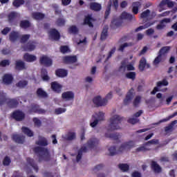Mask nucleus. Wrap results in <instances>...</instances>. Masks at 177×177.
Segmentation results:
<instances>
[{"instance_id":"0e129e2a","label":"nucleus","mask_w":177,"mask_h":177,"mask_svg":"<svg viewBox=\"0 0 177 177\" xmlns=\"http://www.w3.org/2000/svg\"><path fill=\"white\" fill-rule=\"evenodd\" d=\"M9 64H10V62L8 59H4L0 62L1 67H6V66H9Z\"/></svg>"},{"instance_id":"4c0bfd02","label":"nucleus","mask_w":177,"mask_h":177,"mask_svg":"<svg viewBox=\"0 0 177 177\" xmlns=\"http://www.w3.org/2000/svg\"><path fill=\"white\" fill-rule=\"evenodd\" d=\"M109 30V26H104L101 33L100 39L104 41L107 38V31Z\"/></svg>"},{"instance_id":"49530a36","label":"nucleus","mask_w":177,"mask_h":177,"mask_svg":"<svg viewBox=\"0 0 177 177\" xmlns=\"http://www.w3.org/2000/svg\"><path fill=\"white\" fill-rule=\"evenodd\" d=\"M80 30L75 26H72L68 28V32L70 34H78Z\"/></svg>"},{"instance_id":"09e8293b","label":"nucleus","mask_w":177,"mask_h":177,"mask_svg":"<svg viewBox=\"0 0 177 177\" xmlns=\"http://www.w3.org/2000/svg\"><path fill=\"white\" fill-rule=\"evenodd\" d=\"M34 49H35V43L29 42L28 43V45L25 48V50H29L30 52H31L32 50H34Z\"/></svg>"},{"instance_id":"f3484780","label":"nucleus","mask_w":177,"mask_h":177,"mask_svg":"<svg viewBox=\"0 0 177 177\" xmlns=\"http://www.w3.org/2000/svg\"><path fill=\"white\" fill-rule=\"evenodd\" d=\"M87 145L88 147H90V149H93V147H96V146L99 145V139L91 138L90 140H88Z\"/></svg>"},{"instance_id":"a19ab883","label":"nucleus","mask_w":177,"mask_h":177,"mask_svg":"<svg viewBox=\"0 0 177 177\" xmlns=\"http://www.w3.org/2000/svg\"><path fill=\"white\" fill-rule=\"evenodd\" d=\"M22 132H24L25 135H27V136H29V137L34 136V133L28 127H22Z\"/></svg>"},{"instance_id":"4468645a","label":"nucleus","mask_w":177,"mask_h":177,"mask_svg":"<svg viewBox=\"0 0 177 177\" xmlns=\"http://www.w3.org/2000/svg\"><path fill=\"white\" fill-rule=\"evenodd\" d=\"M88 151V148L85 146L82 147L77 152V155L76 156L77 162H80L81 158H82L83 153H86Z\"/></svg>"},{"instance_id":"338daca9","label":"nucleus","mask_w":177,"mask_h":177,"mask_svg":"<svg viewBox=\"0 0 177 177\" xmlns=\"http://www.w3.org/2000/svg\"><path fill=\"white\" fill-rule=\"evenodd\" d=\"M66 23V21L64 19L59 18L57 20V26H59V27H62V26H64Z\"/></svg>"},{"instance_id":"423d86ee","label":"nucleus","mask_w":177,"mask_h":177,"mask_svg":"<svg viewBox=\"0 0 177 177\" xmlns=\"http://www.w3.org/2000/svg\"><path fill=\"white\" fill-rule=\"evenodd\" d=\"M49 38L57 41L60 39V33L56 29H50L49 31Z\"/></svg>"},{"instance_id":"6e6d98bb","label":"nucleus","mask_w":177,"mask_h":177,"mask_svg":"<svg viewBox=\"0 0 177 177\" xmlns=\"http://www.w3.org/2000/svg\"><path fill=\"white\" fill-rule=\"evenodd\" d=\"M157 99H159L160 103L162 104L165 101V95H162L160 93L156 95Z\"/></svg>"},{"instance_id":"9b49d317","label":"nucleus","mask_w":177,"mask_h":177,"mask_svg":"<svg viewBox=\"0 0 177 177\" xmlns=\"http://www.w3.org/2000/svg\"><path fill=\"white\" fill-rule=\"evenodd\" d=\"M175 3H174V1H171L169 0H162L160 3V12H161L162 10H164V6L165 5H167L168 8H173L174 5Z\"/></svg>"},{"instance_id":"e433bc0d","label":"nucleus","mask_w":177,"mask_h":177,"mask_svg":"<svg viewBox=\"0 0 177 177\" xmlns=\"http://www.w3.org/2000/svg\"><path fill=\"white\" fill-rule=\"evenodd\" d=\"M105 138H109L110 139H113L114 140H117V139L121 138V136L118 133H105Z\"/></svg>"},{"instance_id":"5fc2aeb1","label":"nucleus","mask_w":177,"mask_h":177,"mask_svg":"<svg viewBox=\"0 0 177 177\" xmlns=\"http://www.w3.org/2000/svg\"><path fill=\"white\" fill-rule=\"evenodd\" d=\"M142 99V97L140 96H136V98L133 100V104L135 106V107H137V106H139L140 104V100Z\"/></svg>"},{"instance_id":"cd10ccee","label":"nucleus","mask_w":177,"mask_h":177,"mask_svg":"<svg viewBox=\"0 0 177 177\" xmlns=\"http://www.w3.org/2000/svg\"><path fill=\"white\" fill-rule=\"evenodd\" d=\"M151 168L155 174H160V172H161V167L154 161L151 162Z\"/></svg>"},{"instance_id":"c85d7f7f","label":"nucleus","mask_w":177,"mask_h":177,"mask_svg":"<svg viewBox=\"0 0 177 177\" xmlns=\"http://www.w3.org/2000/svg\"><path fill=\"white\" fill-rule=\"evenodd\" d=\"M164 60H165L164 56L158 54V55L153 60V66H158L160 62H164Z\"/></svg>"},{"instance_id":"5701e85b","label":"nucleus","mask_w":177,"mask_h":177,"mask_svg":"<svg viewBox=\"0 0 177 177\" xmlns=\"http://www.w3.org/2000/svg\"><path fill=\"white\" fill-rule=\"evenodd\" d=\"M12 139L16 143H24V136L15 134L12 136Z\"/></svg>"},{"instance_id":"603ef678","label":"nucleus","mask_w":177,"mask_h":177,"mask_svg":"<svg viewBox=\"0 0 177 177\" xmlns=\"http://www.w3.org/2000/svg\"><path fill=\"white\" fill-rule=\"evenodd\" d=\"M20 26L22 28H28V27H30V21L27 20L21 21L20 23Z\"/></svg>"},{"instance_id":"2eb2a0df","label":"nucleus","mask_w":177,"mask_h":177,"mask_svg":"<svg viewBox=\"0 0 177 177\" xmlns=\"http://www.w3.org/2000/svg\"><path fill=\"white\" fill-rule=\"evenodd\" d=\"M64 63L66 64H73V63H76L77 56H66L64 58Z\"/></svg>"},{"instance_id":"dca6fc26","label":"nucleus","mask_w":177,"mask_h":177,"mask_svg":"<svg viewBox=\"0 0 177 177\" xmlns=\"http://www.w3.org/2000/svg\"><path fill=\"white\" fill-rule=\"evenodd\" d=\"M121 20H135V17L127 12H123L120 15Z\"/></svg>"},{"instance_id":"b1692460","label":"nucleus","mask_w":177,"mask_h":177,"mask_svg":"<svg viewBox=\"0 0 177 177\" xmlns=\"http://www.w3.org/2000/svg\"><path fill=\"white\" fill-rule=\"evenodd\" d=\"M12 81H13V77L12 75L6 74L3 77V82L6 84V85H10V84H12Z\"/></svg>"},{"instance_id":"4be33fe9","label":"nucleus","mask_w":177,"mask_h":177,"mask_svg":"<svg viewBox=\"0 0 177 177\" xmlns=\"http://www.w3.org/2000/svg\"><path fill=\"white\" fill-rule=\"evenodd\" d=\"M169 50H171V46H164L162 48H160V50L158 52V54L161 56H163V57L166 59L167 56L165 55H167V53H168Z\"/></svg>"},{"instance_id":"e2e57ef3","label":"nucleus","mask_w":177,"mask_h":177,"mask_svg":"<svg viewBox=\"0 0 177 177\" xmlns=\"http://www.w3.org/2000/svg\"><path fill=\"white\" fill-rule=\"evenodd\" d=\"M149 149L146 148L145 147H139L137 149H136L135 151L136 153H142L143 151H147Z\"/></svg>"},{"instance_id":"9d476101","label":"nucleus","mask_w":177,"mask_h":177,"mask_svg":"<svg viewBox=\"0 0 177 177\" xmlns=\"http://www.w3.org/2000/svg\"><path fill=\"white\" fill-rule=\"evenodd\" d=\"M133 90H130L129 92L126 95L125 99L124 100V104L125 106H128L131 102H132V99H133Z\"/></svg>"},{"instance_id":"c756f323","label":"nucleus","mask_w":177,"mask_h":177,"mask_svg":"<svg viewBox=\"0 0 177 177\" xmlns=\"http://www.w3.org/2000/svg\"><path fill=\"white\" fill-rule=\"evenodd\" d=\"M132 12L134 13V15H138L139 12V8H140V2H133L132 3Z\"/></svg>"},{"instance_id":"412c9836","label":"nucleus","mask_w":177,"mask_h":177,"mask_svg":"<svg viewBox=\"0 0 177 177\" xmlns=\"http://www.w3.org/2000/svg\"><path fill=\"white\" fill-rule=\"evenodd\" d=\"M89 8L91 10H95V12H99L102 9V5L99 3H91L89 5Z\"/></svg>"},{"instance_id":"bb28decb","label":"nucleus","mask_w":177,"mask_h":177,"mask_svg":"<svg viewBox=\"0 0 177 177\" xmlns=\"http://www.w3.org/2000/svg\"><path fill=\"white\" fill-rule=\"evenodd\" d=\"M51 88L54 92L59 93V92H61L62 91V86L59 83L54 82L51 83Z\"/></svg>"},{"instance_id":"37998d69","label":"nucleus","mask_w":177,"mask_h":177,"mask_svg":"<svg viewBox=\"0 0 177 177\" xmlns=\"http://www.w3.org/2000/svg\"><path fill=\"white\" fill-rule=\"evenodd\" d=\"M126 77L129 80H132V81H135L136 78V73L135 72H129L126 74Z\"/></svg>"},{"instance_id":"a18cd8bd","label":"nucleus","mask_w":177,"mask_h":177,"mask_svg":"<svg viewBox=\"0 0 177 177\" xmlns=\"http://www.w3.org/2000/svg\"><path fill=\"white\" fill-rule=\"evenodd\" d=\"M119 71L120 73H122L127 71V61H123L121 63V65L119 67Z\"/></svg>"},{"instance_id":"ddd939ff","label":"nucleus","mask_w":177,"mask_h":177,"mask_svg":"<svg viewBox=\"0 0 177 177\" xmlns=\"http://www.w3.org/2000/svg\"><path fill=\"white\" fill-rule=\"evenodd\" d=\"M145 68H150V64L146 62V58L142 57L140 61L139 69L140 71H143Z\"/></svg>"},{"instance_id":"79ce46f5","label":"nucleus","mask_w":177,"mask_h":177,"mask_svg":"<svg viewBox=\"0 0 177 177\" xmlns=\"http://www.w3.org/2000/svg\"><path fill=\"white\" fill-rule=\"evenodd\" d=\"M132 45H133V43H131V42L124 43L120 46L118 50H120V52H124V49H125V48H128L129 46H132Z\"/></svg>"},{"instance_id":"c03bdc74","label":"nucleus","mask_w":177,"mask_h":177,"mask_svg":"<svg viewBox=\"0 0 177 177\" xmlns=\"http://www.w3.org/2000/svg\"><path fill=\"white\" fill-rule=\"evenodd\" d=\"M177 115V112H175L171 115L169 116L167 118L162 119V120H160L158 123H156V125H158V124H161V122H167V121H169L171 118H174V117H176Z\"/></svg>"},{"instance_id":"ea45409f","label":"nucleus","mask_w":177,"mask_h":177,"mask_svg":"<svg viewBox=\"0 0 177 177\" xmlns=\"http://www.w3.org/2000/svg\"><path fill=\"white\" fill-rule=\"evenodd\" d=\"M153 26V23L148 22L144 26H139L136 29V32H138V31H141V30H145L146 28H149V27Z\"/></svg>"},{"instance_id":"4d7b16f0","label":"nucleus","mask_w":177,"mask_h":177,"mask_svg":"<svg viewBox=\"0 0 177 177\" xmlns=\"http://www.w3.org/2000/svg\"><path fill=\"white\" fill-rule=\"evenodd\" d=\"M121 24H122V22L118 19H114L111 22L112 27H120V26H121Z\"/></svg>"},{"instance_id":"1a4fd4ad","label":"nucleus","mask_w":177,"mask_h":177,"mask_svg":"<svg viewBox=\"0 0 177 177\" xmlns=\"http://www.w3.org/2000/svg\"><path fill=\"white\" fill-rule=\"evenodd\" d=\"M24 117V113L20 111H17L12 113V118L16 120V121H23Z\"/></svg>"},{"instance_id":"bf43d9fd","label":"nucleus","mask_w":177,"mask_h":177,"mask_svg":"<svg viewBox=\"0 0 177 177\" xmlns=\"http://www.w3.org/2000/svg\"><path fill=\"white\" fill-rule=\"evenodd\" d=\"M111 0L109 1L107 9L105 12V17H107L110 15V10H111Z\"/></svg>"},{"instance_id":"f257e3e1","label":"nucleus","mask_w":177,"mask_h":177,"mask_svg":"<svg viewBox=\"0 0 177 177\" xmlns=\"http://www.w3.org/2000/svg\"><path fill=\"white\" fill-rule=\"evenodd\" d=\"M121 121H122V118L118 115H113L109 120V124L108 126V131L111 132L113 131H118L121 129Z\"/></svg>"},{"instance_id":"7ed1b4c3","label":"nucleus","mask_w":177,"mask_h":177,"mask_svg":"<svg viewBox=\"0 0 177 177\" xmlns=\"http://www.w3.org/2000/svg\"><path fill=\"white\" fill-rule=\"evenodd\" d=\"M133 147H136V143L135 141L130 140L123 142L118 148V153H124L125 151H129Z\"/></svg>"},{"instance_id":"a211bd4d","label":"nucleus","mask_w":177,"mask_h":177,"mask_svg":"<svg viewBox=\"0 0 177 177\" xmlns=\"http://www.w3.org/2000/svg\"><path fill=\"white\" fill-rule=\"evenodd\" d=\"M20 37V34H19V32L12 31L9 35L10 41L11 42H15L19 39Z\"/></svg>"},{"instance_id":"7c9ffc66","label":"nucleus","mask_w":177,"mask_h":177,"mask_svg":"<svg viewBox=\"0 0 177 177\" xmlns=\"http://www.w3.org/2000/svg\"><path fill=\"white\" fill-rule=\"evenodd\" d=\"M27 67H26V64L24 62L21 60H18L16 62V69L17 70H26Z\"/></svg>"},{"instance_id":"3c124183","label":"nucleus","mask_w":177,"mask_h":177,"mask_svg":"<svg viewBox=\"0 0 177 177\" xmlns=\"http://www.w3.org/2000/svg\"><path fill=\"white\" fill-rule=\"evenodd\" d=\"M28 84V82L27 81L22 80V81L19 82L17 84V86H18V88H26V86H27Z\"/></svg>"},{"instance_id":"2f4dec72","label":"nucleus","mask_w":177,"mask_h":177,"mask_svg":"<svg viewBox=\"0 0 177 177\" xmlns=\"http://www.w3.org/2000/svg\"><path fill=\"white\" fill-rule=\"evenodd\" d=\"M32 17L35 20H42V19L45 17V14L41 12H33L32 13Z\"/></svg>"},{"instance_id":"58836bf2","label":"nucleus","mask_w":177,"mask_h":177,"mask_svg":"<svg viewBox=\"0 0 177 177\" xmlns=\"http://www.w3.org/2000/svg\"><path fill=\"white\" fill-rule=\"evenodd\" d=\"M118 168L123 172H127L129 169V165L128 164L122 163L118 165Z\"/></svg>"},{"instance_id":"f8f14e48","label":"nucleus","mask_w":177,"mask_h":177,"mask_svg":"<svg viewBox=\"0 0 177 177\" xmlns=\"http://www.w3.org/2000/svg\"><path fill=\"white\" fill-rule=\"evenodd\" d=\"M92 118H95V120H97L100 122H102V121H104L105 120L104 112H96L93 115H92Z\"/></svg>"},{"instance_id":"680f3d73","label":"nucleus","mask_w":177,"mask_h":177,"mask_svg":"<svg viewBox=\"0 0 177 177\" xmlns=\"http://www.w3.org/2000/svg\"><path fill=\"white\" fill-rule=\"evenodd\" d=\"M115 50L116 48L115 47H113L109 53L108 56L106 57V59H105V62H106L109 59H110V57H111L113 56V55H114V53H115Z\"/></svg>"},{"instance_id":"72a5a7b5","label":"nucleus","mask_w":177,"mask_h":177,"mask_svg":"<svg viewBox=\"0 0 177 177\" xmlns=\"http://www.w3.org/2000/svg\"><path fill=\"white\" fill-rule=\"evenodd\" d=\"M27 162L30 165V167H32V168H33L35 172H38V166L35 164V162H34V159L28 158L27 159Z\"/></svg>"},{"instance_id":"6e6552de","label":"nucleus","mask_w":177,"mask_h":177,"mask_svg":"<svg viewBox=\"0 0 177 177\" xmlns=\"http://www.w3.org/2000/svg\"><path fill=\"white\" fill-rule=\"evenodd\" d=\"M62 97L63 100H65L66 102L73 100L74 99V93L71 91L64 92L62 93Z\"/></svg>"},{"instance_id":"774afa93","label":"nucleus","mask_w":177,"mask_h":177,"mask_svg":"<svg viewBox=\"0 0 177 177\" xmlns=\"http://www.w3.org/2000/svg\"><path fill=\"white\" fill-rule=\"evenodd\" d=\"M173 131H174V127L170 124L165 127V131L166 132V133H169V132H172Z\"/></svg>"},{"instance_id":"393cba45","label":"nucleus","mask_w":177,"mask_h":177,"mask_svg":"<svg viewBox=\"0 0 177 177\" xmlns=\"http://www.w3.org/2000/svg\"><path fill=\"white\" fill-rule=\"evenodd\" d=\"M63 139L65 140H74L75 139L76 136L74 132H68L66 134L62 136Z\"/></svg>"},{"instance_id":"0eeeda50","label":"nucleus","mask_w":177,"mask_h":177,"mask_svg":"<svg viewBox=\"0 0 177 177\" xmlns=\"http://www.w3.org/2000/svg\"><path fill=\"white\" fill-rule=\"evenodd\" d=\"M93 102L96 106H106V104H107V101L104 100V98L102 99V97L100 96L94 97Z\"/></svg>"},{"instance_id":"69168bd1","label":"nucleus","mask_w":177,"mask_h":177,"mask_svg":"<svg viewBox=\"0 0 177 177\" xmlns=\"http://www.w3.org/2000/svg\"><path fill=\"white\" fill-rule=\"evenodd\" d=\"M162 85L164 86H168V81H167V80H163L162 82H157V86H161Z\"/></svg>"},{"instance_id":"f704fd0d","label":"nucleus","mask_w":177,"mask_h":177,"mask_svg":"<svg viewBox=\"0 0 177 177\" xmlns=\"http://www.w3.org/2000/svg\"><path fill=\"white\" fill-rule=\"evenodd\" d=\"M36 93L38 97H41V98L48 97V93H46V91H44V89L41 88L37 90Z\"/></svg>"},{"instance_id":"864d4df0","label":"nucleus","mask_w":177,"mask_h":177,"mask_svg":"<svg viewBox=\"0 0 177 177\" xmlns=\"http://www.w3.org/2000/svg\"><path fill=\"white\" fill-rule=\"evenodd\" d=\"M108 150L109 151V156H115V154H117V149L114 146L109 147Z\"/></svg>"},{"instance_id":"13d9d810","label":"nucleus","mask_w":177,"mask_h":177,"mask_svg":"<svg viewBox=\"0 0 177 177\" xmlns=\"http://www.w3.org/2000/svg\"><path fill=\"white\" fill-rule=\"evenodd\" d=\"M28 39H30V35H23L21 37V42L24 44L25 42H27Z\"/></svg>"},{"instance_id":"aec40b11","label":"nucleus","mask_w":177,"mask_h":177,"mask_svg":"<svg viewBox=\"0 0 177 177\" xmlns=\"http://www.w3.org/2000/svg\"><path fill=\"white\" fill-rule=\"evenodd\" d=\"M167 23H171V19L170 18H165L161 21L160 24H158L156 26V28L158 30H162L164 27H165V24H167Z\"/></svg>"},{"instance_id":"052dcab7","label":"nucleus","mask_w":177,"mask_h":177,"mask_svg":"<svg viewBox=\"0 0 177 177\" xmlns=\"http://www.w3.org/2000/svg\"><path fill=\"white\" fill-rule=\"evenodd\" d=\"M66 108H57L55 109V113L57 115L62 114V113H66Z\"/></svg>"},{"instance_id":"39448f33","label":"nucleus","mask_w":177,"mask_h":177,"mask_svg":"<svg viewBox=\"0 0 177 177\" xmlns=\"http://www.w3.org/2000/svg\"><path fill=\"white\" fill-rule=\"evenodd\" d=\"M39 63L43 66H46L47 67H49L52 66V59L48 58L46 55H43L40 57Z\"/></svg>"},{"instance_id":"20e7f679","label":"nucleus","mask_w":177,"mask_h":177,"mask_svg":"<svg viewBox=\"0 0 177 177\" xmlns=\"http://www.w3.org/2000/svg\"><path fill=\"white\" fill-rule=\"evenodd\" d=\"M3 103H8V105L10 106L11 107H16V106H17L18 104L17 100L8 98L5 93H1L0 104H3Z\"/></svg>"},{"instance_id":"de8ad7c7","label":"nucleus","mask_w":177,"mask_h":177,"mask_svg":"<svg viewBox=\"0 0 177 177\" xmlns=\"http://www.w3.org/2000/svg\"><path fill=\"white\" fill-rule=\"evenodd\" d=\"M98 124H100V122L97 119L91 118V120L90 122V127H91V128H96Z\"/></svg>"},{"instance_id":"c9c22d12","label":"nucleus","mask_w":177,"mask_h":177,"mask_svg":"<svg viewBox=\"0 0 177 177\" xmlns=\"http://www.w3.org/2000/svg\"><path fill=\"white\" fill-rule=\"evenodd\" d=\"M93 21L94 19L92 18V15H88L84 19V24H87L90 27H93V24H92Z\"/></svg>"},{"instance_id":"f03ea898","label":"nucleus","mask_w":177,"mask_h":177,"mask_svg":"<svg viewBox=\"0 0 177 177\" xmlns=\"http://www.w3.org/2000/svg\"><path fill=\"white\" fill-rule=\"evenodd\" d=\"M35 153H39V161H50L52 156L49 153V150L46 148L37 147L34 149Z\"/></svg>"},{"instance_id":"8fccbe9b","label":"nucleus","mask_w":177,"mask_h":177,"mask_svg":"<svg viewBox=\"0 0 177 177\" xmlns=\"http://www.w3.org/2000/svg\"><path fill=\"white\" fill-rule=\"evenodd\" d=\"M24 0H15L12 5L15 8H19V6H21V5H24Z\"/></svg>"},{"instance_id":"473e14b6","label":"nucleus","mask_w":177,"mask_h":177,"mask_svg":"<svg viewBox=\"0 0 177 177\" xmlns=\"http://www.w3.org/2000/svg\"><path fill=\"white\" fill-rule=\"evenodd\" d=\"M55 74L57 77H61V78H64V77H67V71L64 69H59L56 71Z\"/></svg>"},{"instance_id":"a878e982","label":"nucleus","mask_w":177,"mask_h":177,"mask_svg":"<svg viewBox=\"0 0 177 177\" xmlns=\"http://www.w3.org/2000/svg\"><path fill=\"white\" fill-rule=\"evenodd\" d=\"M36 145H39V146H48V140L44 137L39 136V140L36 141Z\"/></svg>"},{"instance_id":"6ab92c4d","label":"nucleus","mask_w":177,"mask_h":177,"mask_svg":"<svg viewBox=\"0 0 177 177\" xmlns=\"http://www.w3.org/2000/svg\"><path fill=\"white\" fill-rule=\"evenodd\" d=\"M24 59L26 62H28L29 63H32V62H35V60H37V57L35 55L26 53L24 55Z\"/></svg>"}]
</instances>
